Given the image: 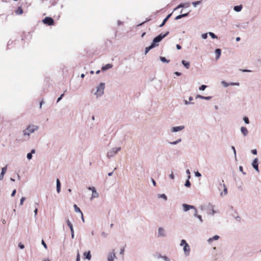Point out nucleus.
Masks as SVG:
<instances>
[{"label": "nucleus", "mask_w": 261, "mask_h": 261, "mask_svg": "<svg viewBox=\"0 0 261 261\" xmlns=\"http://www.w3.org/2000/svg\"><path fill=\"white\" fill-rule=\"evenodd\" d=\"M74 210L76 212H79V213H81V215H82V218L83 219V221H84V217H83V213H82V212L81 211L80 208L79 207H77V206L76 205V204H74Z\"/></svg>", "instance_id": "obj_11"}, {"label": "nucleus", "mask_w": 261, "mask_h": 261, "mask_svg": "<svg viewBox=\"0 0 261 261\" xmlns=\"http://www.w3.org/2000/svg\"><path fill=\"white\" fill-rule=\"evenodd\" d=\"M207 34H203L202 35V37L203 39H205L207 38Z\"/></svg>", "instance_id": "obj_40"}, {"label": "nucleus", "mask_w": 261, "mask_h": 261, "mask_svg": "<svg viewBox=\"0 0 261 261\" xmlns=\"http://www.w3.org/2000/svg\"><path fill=\"white\" fill-rule=\"evenodd\" d=\"M180 246H184V250L186 255H189L190 248L189 245L186 243L185 240H182L180 243Z\"/></svg>", "instance_id": "obj_4"}, {"label": "nucleus", "mask_w": 261, "mask_h": 261, "mask_svg": "<svg viewBox=\"0 0 261 261\" xmlns=\"http://www.w3.org/2000/svg\"><path fill=\"white\" fill-rule=\"evenodd\" d=\"M88 189H89V190H91V191H92V192H93L94 190H96V189H95V188L94 187H89V188H88Z\"/></svg>", "instance_id": "obj_49"}, {"label": "nucleus", "mask_w": 261, "mask_h": 261, "mask_svg": "<svg viewBox=\"0 0 261 261\" xmlns=\"http://www.w3.org/2000/svg\"><path fill=\"white\" fill-rule=\"evenodd\" d=\"M120 150V148H113L111 151L108 152V156L109 157L112 156L114 154L117 153V152Z\"/></svg>", "instance_id": "obj_6"}, {"label": "nucleus", "mask_w": 261, "mask_h": 261, "mask_svg": "<svg viewBox=\"0 0 261 261\" xmlns=\"http://www.w3.org/2000/svg\"><path fill=\"white\" fill-rule=\"evenodd\" d=\"M37 212H38V208L37 207L35 208V210L34 211V213H35V216H36L37 214Z\"/></svg>", "instance_id": "obj_50"}, {"label": "nucleus", "mask_w": 261, "mask_h": 261, "mask_svg": "<svg viewBox=\"0 0 261 261\" xmlns=\"http://www.w3.org/2000/svg\"><path fill=\"white\" fill-rule=\"evenodd\" d=\"M206 86L205 85H202L200 88H199V90H204L206 88Z\"/></svg>", "instance_id": "obj_36"}, {"label": "nucleus", "mask_w": 261, "mask_h": 261, "mask_svg": "<svg viewBox=\"0 0 261 261\" xmlns=\"http://www.w3.org/2000/svg\"><path fill=\"white\" fill-rule=\"evenodd\" d=\"M183 207H184V210L185 211H187L189 210L190 208L194 207V206H193L188 205L186 204H184L183 205Z\"/></svg>", "instance_id": "obj_15"}, {"label": "nucleus", "mask_w": 261, "mask_h": 261, "mask_svg": "<svg viewBox=\"0 0 261 261\" xmlns=\"http://www.w3.org/2000/svg\"><path fill=\"white\" fill-rule=\"evenodd\" d=\"M215 53L216 55V59H218V58H219V57L221 55V50L219 48L216 49L215 50Z\"/></svg>", "instance_id": "obj_17"}, {"label": "nucleus", "mask_w": 261, "mask_h": 261, "mask_svg": "<svg viewBox=\"0 0 261 261\" xmlns=\"http://www.w3.org/2000/svg\"><path fill=\"white\" fill-rule=\"evenodd\" d=\"M209 35L212 37V38L215 39L217 38V36L215 35V34L212 32L209 33Z\"/></svg>", "instance_id": "obj_31"}, {"label": "nucleus", "mask_w": 261, "mask_h": 261, "mask_svg": "<svg viewBox=\"0 0 261 261\" xmlns=\"http://www.w3.org/2000/svg\"><path fill=\"white\" fill-rule=\"evenodd\" d=\"M43 22L44 24H47L48 25H52L54 24V19L50 17H46L43 20Z\"/></svg>", "instance_id": "obj_5"}, {"label": "nucleus", "mask_w": 261, "mask_h": 261, "mask_svg": "<svg viewBox=\"0 0 261 261\" xmlns=\"http://www.w3.org/2000/svg\"><path fill=\"white\" fill-rule=\"evenodd\" d=\"M171 16V14H169L163 20V22H164V23L166 22V21L168 20V19Z\"/></svg>", "instance_id": "obj_30"}, {"label": "nucleus", "mask_w": 261, "mask_h": 261, "mask_svg": "<svg viewBox=\"0 0 261 261\" xmlns=\"http://www.w3.org/2000/svg\"><path fill=\"white\" fill-rule=\"evenodd\" d=\"M187 173L189 174V176H188V178H190V171L189 169H188L187 170Z\"/></svg>", "instance_id": "obj_51"}, {"label": "nucleus", "mask_w": 261, "mask_h": 261, "mask_svg": "<svg viewBox=\"0 0 261 261\" xmlns=\"http://www.w3.org/2000/svg\"><path fill=\"white\" fill-rule=\"evenodd\" d=\"M159 197L164 198L165 200L167 199V196L164 194L160 195Z\"/></svg>", "instance_id": "obj_34"}, {"label": "nucleus", "mask_w": 261, "mask_h": 261, "mask_svg": "<svg viewBox=\"0 0 261 261\" xmlns=\"http://www.w3.org/2000/svg\"><path fill=\"white\" fill-rule=\"evenodd\" d=\"M184 128V126H179L173 127L172 128V132H174L180 131V130H181L182 129H183Z\"/></svg>", "instance_id": "obj_9"}, {"label": "nucleus", "mask_w": 261, "mask_h": 261, "mask_svg": "<svg viewBox=\"0 0 261 261\" xmlns=\"http://www.w3.org/2000/svg\"><path fill=\"white\" fill-rule=\"evenodd\" d=\"M176 47H177V48L178 49H181V46H180V45H178V44L176 45Z\"/></svg>", "instance_id": "obj_52"}, {"label": "nucleus", "mask_w": 261, "mask_h": 261, "mask_svg": "<svg viewBox=\"0 0 261 261\" xmlns=\"http://www.w3.org/2000/svg\"><path fill=\"white\" fill-rule=\"evenodd\" d=\"M175 74H176V75H180L181 74V73H180L178 72H175Z\"/></svg>", "instance_id": "obj_61"}, {"label": "nucleus", "mask_w": 261, "mask_h": 261, "mask_svg": "<svg viewBox=\"0 0 261 261\" xmlns=\"http://www.w3.org/2000/svg\"><path fill=\"white\" fill-rule=\"evenodd\" d=\"M200 3V1H197V2H193V5L195 7L197 5L199 4Z\"/></svg>", "instance_id": "obj_39"}, {"label": "nucleus", "mask_w": 261, "mask_h": 261, "mask_svg": "<svg viewBox=\"0 0 261 261\" xmlns=\"http://www.w3.org/2000/svg\"><path fill=\"white\" fill-rule=\"evenodd\" d=\"M193 100V97H189V101H191Z\"/></svg>", "instance_id": "obj_63"}, {"label": "nucleus", "mask_w": 261, "mask_h": 261, "mask_svg": "<svg viewBox=\"0 0 261 261\" xmlns=\"http://www.w3.org/2000/svg\"><path fill=\"white\" fill-rule=\"evenodd\" d=\"M35 150L34 149H33L32 151H31V153H28L27 154V158L29 159V160H31L32 158V153H35Z\"/></svg>", "instance_id": "obj_27"}, {"label": "nucleus", "mask_w": 261, "mask_h": 261, "mask_svg": "<svg viewBox=\"0 0 261 261\" xmlns=\"http://www.w3.org/2000/svg\"><path fill=\"white\" fill-rule=\"evenodd\" d=\"M164 229L162 228V227H160L159 228V236H165V234H164Z\"/></svg>", "instance_id": "obj_16"}, {"label": "nucleus", "mask_w": 261, "mask_h": 261, "mask_svg": "<svg viewBox=\"0 0 261 261\" xmlns=\"http://www.w3.org/2000/svg\"><path fill=\"white\" fill-rule=\"evenodd\" d=\"M84 255L85 256L86 258H87L89 260H90L91 258V255L90 251H89L88 252H85Z\"/></svg>", "instance_id": "obj_19"}, {"label": "nucleus", "mask_w": 261, "mask_h": 261, "mask_svg": "<svg viewBox=\"0 0 261 261\" xmlns=\"http://www.w3.org/2000/svg\"><path fill=\"white\" fill-rule=\"evenodd\" d=\"M145 34H146L145 32L143 33L141 35V37L143 38L145 35Z\"/></svg>", "instance_id": "obj_58"}, {"label": "nucleus", "mask_w": 261, "mask_h": 261, "mask_svg": "<svg viewBox=\"0 0 261 261\" xmlns=\"http://www.w3.org/2000/svg\"><path fill=\"white\" fill-rule=\"evenodd\" d=\"M244 120L245 122L246 123H247V124H248V123H249V119H248V118L247 117H245L244 118Z\"/></svg>", "instance_id": "obj_37"}, {"label": "nucleus", "mask_w": 261, "mask_h": 261, "mask_svg": "<svg viewBox=\"0 0 261 261\" xmlns=\"http://www.w3.org/2000/svg\"><path fill=\"white\" fill-rule=\"evenodd\" d=\"M219 238V237L218 236H217V235H216V236H214L213 238H210L208 239V241L210 243V242H212L214 240H217Z\"/></svg>", "instance_id": "obj_26"}, {"label": "nucleus", "mask_w": 261, "mask_h": 261, "mask_svg": "<svg viewBox=\"0 0 261 261\" xmlns=\"http://www.w3.org/2000/svg\"><path fill=\"white\" fill-rule=\"evenodd\" d=\"M67 224L68 226L70 228H71V227H73L71 223L69 221V220H68L67 221Z\"/></svg>", "instance_id": "obj_35"}, {"label": "nucleus", "mask_w": 261, "mask_h": 261, "mask_svg": "<svg viewBox=\"0 0 261 261\" xmlns=\"http://www.w3.org/2000/svg\"><path fill=\"white\" fill-rule=\"evenodd\" d=\"M124 249H123H123H121V251H120V254H122V255H123V253H124Z\"/></svg>", "instance_id": "obj_53"}, {"label": "nucleus", "mask_w": 261, "mask_h": 261, "mask_svg": "<svg viewBox=\"0 0 261 261\" xmlns=\"http://www.w3.org/2000/svg\"><path fill=\"white\" fill-rule=\"evenodd\" d=\"M170 177L171 178V179H174V175L173 173L171 174L170 175Z\"/></svg>", "instance_id": "obj_54"}, {"label": "nucleus", "mask_w": 261, "mask_h": 261, "mask_svg": "<svg viewBox=\"0 0 261 261\" xmlns=\"http://www.w3.org/2000/svg\"><path fill=\"white\" fill-rule=\"evenodd\" d=\"M198 218L200 219V220L201 221H202V218H201V216L199 215V216H197Z\"/></svg>", "instance_id": "obj_59"}, {"label": "nucleus", "mask_w": 261, "mask_h": 261, "mask_svg": "<svg viewBox=\"0 0 261 261\" xmlns=\"http://www.w3.org/2000/svg\"><path fill=\"white\" fill-rule=\"evenodd\" d=\"M70 230H71V233H73L74 231H73V227H71V228H70Z\"/></svg>", "instance_id": "obj_57"}, {"label": "nucleus", "mask_w": 261, "mask_h": 261, "mask_svg": "<svg viewBox=\"0 0 261 261\" xmlns=\"http://www.w3.org/2000/svg\"><path fill=\"white\" fill-rule=\"evenodd\" d=\"M18 246L20 249H23L24 247V245L21 243H19Z\"/></svg>", "instance_id": "obj_43"}, {"label": "nucleus", "mask_w": 261, "mask_h": 261, "mask_svg": "<svg viewBox=\"0 0 261 261\" xmlns=\"http://www.w3.org/2000/svg\"><path fill=\"white\" fill-rule=\"evenodd\" d=\"M7 166H6L5 167H3L2 170V172L0 176V179H2L4 177V174L6 173L7 171Z\"/></svg>", "instance_id": "obj_10"}, {"label": "nucleus", "mask_w": 261, "mask_h": 261, "mask_svg": "<svg viewBox=\"0 0 261 261\" xmlns=\"http://www.w3.org/2000/svg\"><path fill=\"white\" fill-rule=\"evenodd\" d=\"M189 4H180L176 8L174 9V10H176L178 9V8H181V7H189Z\"/></svg>", "instance_id": "obj_21"}, {"label": "nucleus", "mask_w": 261, "mask_h": 261, "mask_svg": "<svg viewBox=\"0 0 261 261\" xmlns=\"http://www.w3.org/2000/svg\"><path fill=\"white\" fill-rule=\"evenodd\" d=\"M242 9V5H240V6H234V10L237 11V12H239Z\"/></svg>", "instance_id": "obj_22"}, {"label": "nucleus", "mask_w": 261, "mask_h": 261, "mask_svg": "<svg viewBox=\"0 0 261 261\" xmlns=\"http://www.w3.org/2000/svg\"><path fill=\"white\" fill-rule=\"evenodd\" d=\"M152 182H153V184L154 186L156 185V183H155V181L153 179H152Z\"/></svg>", "instance_id": "obj_62"}, {"label": "nucleus", "mask_w": 261, "mask_h": 261, "mask_svg": "<svg viewBox=\"0 0 261 261\" xmlns=\"http://www.w3.org/2000/svg\"><path fill=\"white\" fill-rule=\"evenodd\" d=\"M160 60L163 62L169 63V60H167L165 57H160Z\"/></svg>", "instance_id": "obj_29"}, {"label": "nucleus", "mask_w": 261, "mask_h": 261, "mask_svg": "<svg viewBox=\"0 0 261 261\" xmlns=\"http://www.w3.org/2000/svg\"><path fill=\"white\" fill-rule=\"evenodd\" d=\"M42 244L43 245L45 249H47V245L43 240L42 241Z\"/></svg>", "instance_id": "obj_41"}, {"label": "nucleus", "mask_w": 261, "mask_h": 261, "mask_svg": "<svg viewBox=\"0 0 261 261\" xmlns=\"http://www.w3.org/2000/svg\"><path fill=\"white\" fill-rule=\"evenodd\" d=\"M76 261H80V254H79V253H77V256H76Z\"/></svg>", "instance_id": "obj_44"}, {"label": "nucleus", "mask_w": 261, "mask_h": 261, "mask_svg": "<svg viewBox=\"0 0 261 261\" xmlns=\"http://www.w3.org/2000/svg\"><path fill=\"white\" fill-rule=\"evenodd\" d=\"M112 67V65L111 64H108L106 65L105 66H103L101 68V70L103 71L108 70L109 69H110Z\"/></svg>", "instance_id": "obj_12"}, {"label": "nucleus", "mask_w": 261, "mask_h": 261, "mask_svg": "<svg viewBox=\"0 0 261 261\" xmlns=\"http://www.w3.org/2000/svg\"><path fill=\"white\" fill-rule=\"evenodd\" d=\"M232 150H233L234 153V154L236 155V149H235L234 147V146H232Z\"/></svg>", "instance_id": "obj_55"}, {"label": "nucleus", "mask_w": 261, "mask_h": 261, "mask_svg": "<svg viewBox=\"0 0 261 261\" xmlns=\"http://www.w3.org/2000/svg\"><path fill=\"white\" fill-rule=\"evenodd\" d=\"M16 190H14L13 191V192H12V194H11V196H12V197L14 196V195H15V194H16Z\"/></svg>", "instance_id": "obj_47"}, {"label": "nucleus", "mask_w": 261, "mask_h": 261, "mask_svg": "<svg viewBox=\"0 0 261 261\" xmlns=\"http://www.w3.org/2000/svg\"><path fill=\"white\" fill-rule=\"evenodd\" d=\"M241 130L242 133L244 136H246L248 134V130L245 127L242 126L241 128Z\"/></svg>", "instance_id": "obj_14"}, {"label": "nucleus", "mask_w": 261, "mask_h": 261, "mask_svg": "<svg viewBox=\"0 0 261 261\" xmlns=\"http://www.w3.org/2000/svg\"><path fill=\"white\" fill-rule=\"evenodd\" d=\"M185 103H186V105H188V104H189V101H188L187 100H185Z\"/></svg>", "instance_id": "obj_64"}, {"label": "nucleus", "mask_w": 261, "mask_h": 261, "mask_svg": "<svg viewBox=\"0 0 261 261\" xmlns=\"http://www.w3.org/2000/svg\"><path fill=\"white\" fill-rule=\"evenodd\" d=\"M61 190V183L59 179H57V191L58 193H60Z\"/></svg>", "instance_id": "obj_13"}, {"label": "nucleus", "mask_w": 261, "mask_h": 261, "mask_svg": "<svg viewBox=\"0 0 261 261\" xmlns=\"http://www.w3.org/2000/svg\"><path fill=\"white\" fill-rule=\"evenodd\" d=\"M165 23H164V22H163L160 25L159 27H163L164 25H165Z\"/></svg>", "instance_id": "obj_56"}, {"label": "nucleus", "mask_w": 261, "mask_h": 261, "mask_svg": "<svg viewBox=\"0 0 261 261\" xmlns=\"http://www.w3.org/2000/svg\"><path fill=\"white\" fill-rule=\"evenodd\" d=\"M180 141H181V139H179V140H177V141H175V142H172V143H171V144H177V143H178V142H180Z\"/></svg>", "instance_id": "obj_42"}, {"label": "nucleus", "mask_w": 261, "mask_h": 261, "mask_svg": "<svg viewBox=\"0 0 261 261\" xmlns=\"http://www.w3.org/2000/svg\"><path fill=\"white\" fill-rule=\"evenodd\" d=\"M38 128V126L34 125H30L28 126L25 130L23 131V135L30 136L31 133H33L35 130Z\"/></svg>", "instance_id": "obj_1"}, {"label": "nucleus", "mask_w": 261, "mask_h": 261, "mask_svg": "<svg viewBox=\"0 0 261 261\" xmlns=\"http://www.w3.org/2000/svg\"><path fill=\"white\" fill-rule=\"evenodd\" d=\"M115 253L113 251L111 252L108 257V261H113L115 258H116Z\"/></svg>", "instance_id": "obj_7"}, {"label": "nucleus", "mask_w": 261, "mask_h": 261, "mask_svg": "<svg viewBox=\"0 0 261 261\" xmlns=\"http://www.w3.org/2000/svg\"><path fill=\"white\" fill-rule=\"evenodd\" d=\"M188 13H187L179 15L175 17V19L178 20V19H181V18H182L184 17L187 16H188Z\"/></svg>", "instance_id": "obj_20"}, {"label": "nucleus", "mask_w": 261, "mask_h": 261, "mask_svg": "<svg viewBox=\"0 0 261 261\" xmlns=\"http://www.w3.org/2000/svg\"><path fill=\"white\" fill-rule=\"evenodd\" d=\"M154 47L153 45H150L149 46L146 47L145 54H146L151 49Z\"/></svg>", "instance_id": "obj_25"}, {"label": "nucleus", "mask_w": 261, "mask_h": 261, "mask_svg": "<svg viewBox=\"0 0 261 261\" xmlns=\"http://www.w3.org/2000/svg\"><path fill=\"white\" fill-rule=\"evenodd\" d=\"M185 186L190 187L191 186V183L189 180H187L185 183Z\"/></svg>", "instance_id": "obj_32"}, {"label": "nucleus", "mask_w": 261, "mask_h": 261, "mask_svg": "<svg viewBox=\"0 0 261 261\" xmlns=\"http://www.w3.org/2000/svg\"><path fill=\"white\" fill-rule=\"evenodd\" d=\"M105 89V84L100 83L97 87V91L95 94L97 96H100L103 94V90Z\"/></svg>", "instance_id": "obj_3"}, {"label": "nucleus", "mask_w": 261, "mask_h": 261, "mask_svg": "<svg viewBox=\"0 0 261 261\" xmlns=\"http://www.w3.org/2000/svg\"><path fill=\"white\" fill-rule=\"evenodd\" d=\"M251 152L253 154H256L257 153V150L256 149H253L251 150Z\"/></svg>", "instance_id": "obj_46"}, {"label": "nucleus", "mask_w": 261, "mask_h": 261, "mask_svg": "<svg viewBox=\"0 0 261 261\" xmlns=\"http://www.w3.org/2000/svg\"><path fill=\"white\" fill-rule=\"evenodd\" d=\"M98 193L96 192L95 190L92 193L91 198H97L98 197Z\"/></svg>", "instance_id": "obj_23"}, {"label": "nucleus", "mask_w": 261, "mask_h": 261, "mask_svg": "<svg viewBox=\"0 0 261 261\" xmlns=\"http://www.w3.org/2000/svg\"><path fill=\"white\" fill-rule=\"evenodd\" d=\"M63 95H64V94H62L60 96V97H59V98H58L57 102H59V101H60V100L62 98V97H63Z\"/></svg>", "instance_id": "obj_45"}, {"label": "nucleus", "mask_w": 261, "mask_h": 261, "mask_svg": "<svg viewBox=\"0 0 261 261\" xmlns=\"http://www.w3.org/2000/svg\"><path fill=\"white\" fill-rule=\"evenodd\" d=\"M25 198L24 197H22L20 199V205H22L23 203V202L25 200Z\"/></svg>", "instance_id": "obj_38"}, {"label": "nucleus", "mask_w": 261, "mask_h": 261, "mask_svg": "<svg viewBox=\"0 0 261 261\" xmlns=\"http://www.w3.org/2000/svg\"><path fill=\"white\" fill-rule=\"evenodd\" d=\"M223 187H224V191H223L224 194V195H226L227 193V188L226 187V186L224 184H223Z\"/></svg>", "instance_id": "obj_33"}, {"label": "nucleus", "mask_w": 261, "mask_h": 261, "mask_svg": "<svg viewBox=\"0 0 261 261\" xmlns=\"http://www.w3.org/2000/svg\"><path fill=\"white\" fill-rule=\"evenodd\" d=\"M240 40V38L239 37L236 38V41H239Z\"/></svg>", "instance_id": "obj_60"}, {"label": "nucleus", "mask_w": 261, "mask_h": 261, "mask_svg": "<svg viewBox=\"0 0 261 261\" xmlns=\"http://www.w3.org/2000/svg\"><path fill=\"white\" fill-rule=\"evenodd\" d=\"M169 34V32H167L164 34H161L157 37H155L153 40V42L151 44V45H153L154 47L155 46H157L158 44H156V43L160 42L164 37H165L168 34Z\"/></svg>", "instance_id": "obj_2"}, {"label": "nucleus", "mask_w": 261, "mask_h": 261, "mask_svg": "<svg viewBox=\"0 0 261 261\" xmlns=\"http://www.w3.org/2000/svg\"><path fill=\"white\" fill-rule=\"evenodd\" d=\"M182 63L187 69H189L190 68V63L189 62L182 60Z\"/></svg>", "instance_id": "obj_18"}, {"label": "nucleus", "mask_w": 261, "mask_h": 261, "mask_svg": "<svg viewBox=\"0 0 261 261\" xmlns=\"http://www.w3.org/2000/svg\"><path fill=\"white\" fill-rule=\"evenodd\" d=\"M252 166L253 168L257 171H258V160L257 158H255L252 163Z\"/></svg>", "instance_id": "obj_8"}, {"label": "nucleus", "mask_w": 261, "mask_h": 261, "mask_svg": "<svg viewBox=\"0 0 261 261\" xmlns=\"http://www.w3.org/2000/svg\"><path fill=\"white\" fill-rule=\"evenodd\" d=\"M23 13V10L21 8L19 7L17 10L16 11V13L17 14H21Z\"/></svg>", "instance_id": "obj_28"}, {"label": "nucleus", "mask_w": 261, "mask_h": 261, "mask_svg": "<svg viewBox=\"0 0 261 261\" xmlns=\"http://www.w3.org/2000/svg\"><path fill=\"white\" fill-rule=\"evenodd\" d=\"M195 175H196V176H198V177H200V176H201V174H200L199 172H196L195 173Z\"/></svg>", "instance_id": "obj_48"}, {"label": "nucleus", "mask_w": 261, "mask_h": 261, "mask_svg": "<svg viewBox=\"0 0 261 261\" xmlns=\"http://www.w3.org/2000/svg\"><path fill=\"white\" fill-rule=\"evenodd\" d=\"M196 98H201V99H206V100H209V99H211V97H210V96L205 97V96H201L200 95H198L196 96Z\"/></svg>", "instance_id": "obj_24"}]
</instances>
